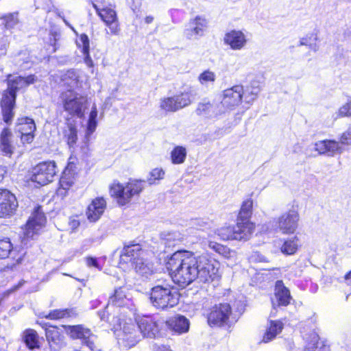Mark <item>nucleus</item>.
I'll return each instance as SVG.
<instances>
[{"label":"nucleus","instance_id":"1","mask_svg":"<svg viewBox=\"0 0 351 351\" xmlns=\"http://www.w3.org/2000/svg\"><path fill=\"white\" fill-rule=\"evenodd\" d=\"M174 282L181 287L194 280L208 283L218 278L219 263L207 255L195 256L189 251L176 252L167 263Z\"/></svg>","mask_w":351,"mask_h":351},{"label":"nucleus","instance_id":"2","mask_svg":"<svg viewBox=\"0 0 351 351\" xmlns=\"http://www.w3.org/2000/svg\"><path fill=\"white\" fill-rule=\"evenodd\" d=\"M37 81L38 77L34 75H29L27 77L8 75L6 79L8 88L3 95L1 103L5 122L9 123L14 117L12 109L15 104L16 93L26 88Z\"/></svg>","mask_w":351,"mask_h":351},{"label":"nucleus","instance_id":"3","mask_svg":"<svg viewBox=\"0 0 351 351\" xmlns=\"http://www.w3.org/2000/svg\"><path fill=\"white\" fill-rule=\"evenodd\" d=\"M143 188L142 181L130 180L125 184L114 182L110 186V192L120 206H124L129 203L133 197L138 196Z\"/></svg>","mask_w":351,"mask_h":351},{"label":"nucleus","instance_id":"4","mask_svg":"<svg viewBox=\"0 0 351 351\" xmlns=\"http://www.w3.org/2000/svg\"><path fill=\"white\" fill-rule=\"evenodd\" d=\"M178 300L177 291L170 287L158 285L152 289L150 301L156 308H172L178 304Z\"/></svg>","mask_w":351,"mask_h":351},{"label":"nucleus","instance_id":"5","mask_svg":"<svg viewBox=\"0 0 351 351\" xmlns=\"http://www.w3.org/2000/svg\"><path fill=\"white\" fill-rule=\"evenodd\" d=\"M63 108L71 115L82 118L88 107V100L86 97L74 92L67 90L62 94Z\"/></svg>","mask_w":351,"mask_h":351},{"label":"nucleus","instance_id":"6","mask_svg":"<svg viewBox=\"0 0 351 351\" xmlns=\"http://www.w3.org/2000/svg\"><path fill=\"white\" fill-rule=\"evenodd\" d=\"M56 173L54 161L44 162L39 163L33 169L31 180L40 185H45L53 181Z\"/></svg>","mask_w":351,"mask_h":351},{"label":"nucleus","instance_id":"7","mask_svg":"<svg viewBox=\"0 0 351 351\" xmlns=\"http://www.w3.org/2000/svg\"><path fill=\"white\" fill-rule=\"evenodd\" d=\"M208 27V21L205 16L197 15L190 19L183 34L188 40H197L204 36Z\"/></svg>","mask_w":351,"mask_h":351},{"label":"nucleus","instance_id":"8","mask_svg":"<svg viewBox=\"0 0 351 351\" xmlns=\"http://www.w3.org/2000/svg\"><path fill=\"white\" fill-rule=\"evenodd\" d=\"M45 223L46 217L41 210L40 207L38 206L34 209L25 225L22 242L26 244L25 241L30 238H34L35 235L38 234L40 230L45 226Z\"/></svg>","mask_w":351,"mask_h":351},{"label":"nucleus","instance_id":"9","mask_svg":"<svg viewBox=\"0 0 351 351\" xmlns=\"http://www.w3.org/2000/svg\"><path fill=\"white\" fill-rule=\"evenodd\" d=\"M299 219L298 210L291 209L278 218L277 228L284 234H293L298 227Z\"/></svg>","mask_w":351,"mask_h":351},{"label":"nucleus","instance_id":"10","mask_svg":"<svg viewBox=\"0 0 351 351\" xmlns=\"http://www.w3.org/2000/svg\"><path fill=\"white\" fill-rule=\"evenodd\" d=\"M97 14L109 28L110 34L118 35L120 32L118 18L115 10L110 7L99 8L97 5L93 3Z\"/></svg>","mask_w":351,"mask_h":351},{"label":"nucleus","instance_id":"11","mask_svg":"<svg viewBox=\"0 0 351 351\" xmlns=\"http://www.w3.org/2000/svg\"><path fill=\"white\" fill-rule=\"evenodd\" d=\"M249 39L242 30L232 29L225 34L223 43L233 51H241L244 49Z\"/></svg>","mask_w":351,"mask_h":351},{"label":"nucleus","instance_id":"12","mask_svg":"<svg viewBox=\"0 0 351 351\" xmlns=\"http://www.w3.org/2000/svg\"><path fill=\"white\" fill-rule=\"evenodd\" d=\"M17 207L15 195L7 189H0V217L11 216Z\"/></svg>","mask_w":351,"mask_h":351},{"label":"nucleus","instance_id":"13","mask_svg":"<svg viewBox=\"0 0 351 351\" xmlns=\"http://www.w3.org/2000/svg\"><path fill=\"white\" fill-rule=\"evenodd\" d=\"M231 314V307L229 304H220L214 307L208 317V324L212 326H220L227 324Z\"/></svg>","mask_w":351,"mask_h":351},{"label":"nucleus","instance_id":"14","mask_svg":"<svg viewBox=\"0 0 351 351\" xmlns=\"http://www.w3.org/2000/svg\"><path fill=\"white\" fill-rule=\"evenodd\" d=\"M63 327L72 339H82L83 343H86L92 351H95L94 342L92 339L93 335L88 328H84L82 325L63 326Z\"/></svg>","mask_w":351,"mask_h":351},{"label":"nucleus","instance_id":"15","mask_svg":"<svg viewBox=\"0 0 351 351\" xmlns=\"http://www.w3.org/2000/svg\"><path fill=\"white\" fill-rule=\"evenodd\" d=\"M314 149L319 155L333 157L341 154L343 149L340 143L335 140L326 139L317 141L314 145Z\"/></svg>","mask_w":351,"mask_h":351},{"label":"nucleus","instance_id":"16","mask_svg":"<svg viewBox=\"0 0 351 351\" xmlns=\"http://www.w3.org/2000/svg\"><path fill=\"white\" fill-rule=\"evenodd\" d=\"M119 341L128 348L134 346L140 340V335L133 324H126L123 330L118 331L117 334Z\"/></svg>","mask_w":351,"mask_h":351},{"label":"nucleus","instance_id":"17","mask_svg":"<svg viewBox=\"0 0 351 351\" xmlns=\"http://www.w3.org/2000/svg\"><path fill=\"white\" fill-rule=\"evenodd\" d=\"M243 94V88L241 85L227 88L223 92L221 103L228 108H233L241 103Z\"/></svg>","mask_w":351,"mask_h":351},{"label":"nucleus","instance_id":"18","mask_svg":"<svg viewBox=\"0 0 351 351\" xmlns=\"http://www.w3.org/2000/svg\"><path fill=\"white\" fill-rule=\"evenodd\" d=\"M137 324L143 337H155L159 331L156 319L150 316H143L136 318Z\"/></svg>","mask_w":351,"mask_h":351},{"label":"nucleus","instance_id":"19","mask_svg":"<svg viewBox=\"0 0 351 351\" xmlns=\"http://www.w3.org/2000/svg\"><path fill=\"white\" fill-rule=\"evenodd\" d=\"M234 240L246 241L249 240L255 230V224L250 221H240L237 219L234 226Z\"/></svg>","mask_w":351,"mask_h":351},{"label":"nucleus","instance_id":"20","mask_svg":"<svg viewBox=\"0 0 351 351\" xmlns=\"http://www.w3.org/2000/svg\"><path fill=\"white\" fill-rule=\"evenodd\" d=\"M143 251L139 244L125 246L120 255V262L134 265L136 261H139L143 258Z\"/></svg>","mask_w":351,"mask_h":351},{"label":"nucleus","instance_id":"21","mask_svg":"<svg viewBox=\"0 0 351 351\" xmlns=\"http://www.w3.org/2000/svg\"><path fill=\"white\" fill-rule=\"evenodd\" d=\"M106 208V202L103 197H97L88 205L86 215L90 222H95L104 214Z\"/></svg>","mask_w":351,"mask_h":351},{"label":"nucleus","instance_id":"22","mask_svg":"<svg viewBox=\"0 0 351 351\" xmlns=\"http://www.w3.org/2000/svg\"><path fill=\"white\" fill-rule=\"evenodd\" d=\"M25 252L23 250H17L14 248L10 239L5 238L0 239V258H5L10 255L11 258L20 263Z\"/></svg>","mask_w":351,"mask_h":351},{"label":"nucleus","instance_id":"23","mask_svg":"<svg viewBox=\"0 0 351 351\" xmlns=\"http://www.w3.org/2000/svg\"><path fill=\"white\" fill-rule=\"evenodd\" d=\"M45 335L50 348L53 350H59L64 345V337L59 329L55 326H49L45 329Z\"/></svg>","mask_w":351,"mask_h":351},{"label":"nucleus","instance_id":"24","mask_svg":"<svg viewBox=\"0 0 351 351\" xmlns=\"http://www.w3.org/2000/svg\"><path fill=\"white\" fill-rule=\"evenodd\" d=\"M166 325L169 329L178 334L186 332L189 329V321L182 315H176L169 318L166 322Z\"/></svg>","mask_w":351,"mask_h":351},{"label":"nucleus","instance_id":"25","mask_svg":"<svg viewBox=\"0 0 351 351\" xmlns=\"http://www.w3.org/2000/svg\"><path fill=\"white\" fill-rule=\"evenodd\" d=\"M12 133L5 128L0 135V149L5 156H11L14 150V146L12 142Z\"/></svg>","mask_w":351,"mask_h":351},{"label":"nucleus","instance_id":"26","mask_svg":"<svg viewBox=\"0 0 351 351\" xmlns=\"http://www.w3.org/2000/svg\"><path fill=\"white\" fill-rule=\"evenodd\" d=\"M275 297L278 306H287L291 300L289 290L282 280H278L275 286Z\"/></svg>","mask_w":351,"mask_h":351},{"label":"nucleus","instance_id":"27","mask_svg":"<svg viewBox=\"0 0 351 351\" xmlns=\"http://www.w3.org/2000/svg\"><path fill=\"white\" fill-rule=\"evenodd\" d=\"M77 45L79 48H82L84 58V62L88 67L93 66V62L89 55V38L87 35L82 34L77 40Z\"/></svg>","mask_w":351,"mask_h":351},{"label":"nucleus","instance_id":"28","mask_svg":"<svg viewBox=\"0 0 351 351\" xmlns=\"http://www.w3.org/2000/svg\"><path fill=\"white\" fill-rule=\"evenodd\" d=\"M198 116L211 118L217 115L216 106L210 102L202 101L198 104L195 110Z\"/></svg>","mask_w":351,"mask_h":351},{"label":"nucleus","instance_id":"29","mask_svg":"<svg viewBox=\"0 0 351 351\" xmlns=\"http://www.w3.org/2000/svg\"><path fill=\"white\" fill-rule=\"evenodd\" d=\"M64 138L70 149L74 148L77 141V130L75 124L69 123L64 130Z\"/></svg>","mask_w":351,"mask_h":351},{"label":"nucleus","instance_id":"30","mask_svg":"<svg viewBox=\"0 0 351 351\" xmlns=\"http://www.w3.org/2000/svg\"><path fill=\"white\" fill-rule=\"evenodd\" d=\"M36 130V125L33 119L28 117L21 118L18 120L17 130L21 134L34 133Z\"/></svg>","mask_w":351,"mask_h":351},{"label":"nucleus","instance_id":"31","mask_svg":"<svg viewBox=\"0 0 351 351\" xmlns=\"http://www.w3.org/2000/svg\"><path fill=\"white\" fill-rule=\"evenodd\" d=\"M299 247V239L294 237L285 240L280 247L281 252L285 255L294 254Z\"/></svg>","mask_w":351,"mask_h":351},{"label":"nucleus","instance_id":"32","mask_svg":"<svg viewBox=\"0 0 351 351\" xmlns=\"http://www.w3.org/2000/svg\"><path fill=\"white\" fill-rule=\"evenodd\" d=\"M283 324L280 321H271L270 326L267 330L263 341L267 343L273 339L278 333L282 331Z\"/></svg>","mask_w":351,"mask_h":351},{"label":"nucleus","instance_id":"33","mask_svg":"<svg viewBox=\"0 0 351 351\" xmlns=\"http://www.w3.org/2000/svg\"><path fill=\"white\" fill-rule=\"evenodd\" d=\"M253 201L247 199L242 203L237 219L241 221H250L252 215Z\"/></svg>","mask_w":351,"mask_h":351},{"label":"nucleus","instance_id":"34","mask_svg":"<svg viewBox=\"0 0 351 351\" xmlns=\"http://www.w3.org/2000/svg\"><path fill=\"white\" fill-rule=\"evenodd\" d=\"M178 110L189 106L193 100V94L191 90L185 91L180 95L173 96Z\"/></svg>","mask_w":351,"mask_h":351},{"label":"nucleus","instance_id":"35","mask_svg":"<svg viewBox=\"0 0 351 351\" xmlns=\"http://www.w3.org/2000/svg\"><path fill=\"white\" fill-rule=\"evenodd\" d=\"M162 239L167 247H173L182 241V237L178 232L163 233Z\"/></svg>","mask_w":351,"mask_h":351},{"label":"nucleus","instance_id":"36","mask_svg":"<svg viewBox=\"0 0 351 351\" xmlns=\"http://www.w3.org/2000/svg\"><path fill=\"white\" fill-rule=\"evenodd\" d=\"M97 117V110L96 106L94 104L92 107L91 111L89 114L87 128L86 132V138L87 140L90 135H91L96 130L97 122L96 121Z\"/></svg>","mask_w":351,"mask_h":351},{"label":"nucleus","instance_id":"37","mask_svg":"<svg viewBox=\"0 0 351 351\" xmlns=\"http://www.w3.org/2000/svg\"><path fill=\"white\" fill-rule=\"evenodd\" d=\"M186 150L184 147L177 146L171 152V160L173 164L179 165L185 161Z\"/></svg>","mask_w":351,"mask_h":351},{"label":"nucleus","instance_id":"38","mask_svg":"<svg viewBox=\"0 0 351 351\" xmlns=\"http://www.w3.org/2000/svg\"><path fill=\"white\" fill-rule=\"evenodd\" d=\"M74 173L68 167L66 168L60 180L61 189H69L74 183Z\"/></svg>","mask_w":351,"mask_h":351},{"label":"nucleus","instance_id":"39","mask_svg":"<svg viewBox=\"0 0 351 351\" xmlns=\"http://www.w3.org/2000/svg\"><path fill=\"white\" fill-rule=\"evenodd\" d=\"M24 341L29 349L38 347L37 332L32 329H28L24 332Z\"/></svg>","mask_w":351,"mask_h":351},{"label":"nucleus","instance_id":"40","mask_svg":"<svg viewBox=\"0 0 351 351\" xmlns=\"http://www.w3.org/2000/svg\"><path fill=\"white\" fill-rule=\"evenodd\" d=\"M127 300L124 291L121 289H117L114 291V293L109 299V303L117 306H121L125 304Z\"/></svg>","mask_w":351,"mask_h":351},{"label":"nucleus","instance_id":"41","mask_svg":"<svg viewBox=\"0 0 351 351\" xmlns=\"http://www.w3.org/2000/svg\"><path fill=\"white\" fill-rule=\"evenodd\" d=\"M160 108L166 112H176L178 110L174 97L161 99L160 101Z\"/></svg>","mask_w":351,"mask_h":351},{"label":"nucleus","instance_id":"42","mask_svg":"<svg viewBox=\"0 0 351 351\" xmlns=\"http://www.w3.org/2000/svg\"><path fill=\"white\" fill-rule=\"evenodd\" d=\"M0 20L5 27L9 29L14 28L19 22L17 12L6 14L1 17Z\"/></svg>","mask_w":351,"mask_h":351},{"label":"nucleus","instance_id":"43","mask_svg":"<svg viewBox=\"0 0 351 351\" xmlns=\"http://www.w3.org/2000/svg\"><path fill=\"white\" fill-rule=\"evenodd\" d=\"M234 226H224L217 229V234L224 241L234 240Z\"/></svg>","mask_w":351,"mask_h":351},{"label":"nucleus","instance_id":"44","mask_svg":"<svg viewBox=\"0 0 351 351\" xmlns=\"http://www.w3.org/2000/svg\"><path fill=\"white\" fill-rule=\"evenodd\" d=\"M134 268L137 273L147 276L152 273V267L149 263H145L143 258L139 260V261H136L134 264Z\"/></svg>","mask_w":351,"mask_h":351},{"label":"nucleus","instance_id":"45","mask_svg":"<svg viewBox=\"0 0 351 351\" xmlns=\"http://www.w3.org/2000/svg\"><path fill=\"white\" fill-rule=\"evenodd\" d=\"M165 171L162 168H155L149 173L147 182L149 184H156L157 181L162 180L165 177Z\"/></svg>","mask_w":351,"mask_h":351},{"label":"nucleus","instance_id":"46","mask_svg":"<svg viewBox=\"0 0 351 351\" xmlns=\"http://www.w3.org/2000/svg\"><path fill=\"white\" fill-rule=\"evenodd\" d=\"M319 337L315 332H312L306 339V345L305 346L306 351H316L318 349Z\"/></svg>","mask_w":351,"mask_h":351},{"label":"nucleus","instance_id":"47","mask_svg":"<svg viewBox=\"0 0 351 351\" xmlns=\"http://www.w3.org/2000/svg\"><path fill=\"white\" fill-rule=\"evenodd\" d=\"M336 114L337 118L351 117V97L338 109Z\"/></svg>","mask_w":351,"mask_h":351},{"label":"nucleus","instance_id":"48","mask_svg":"<svg viewBox=\"0 0 351 351\" xmlns=\"http://www.w3.org/2000/svg\"><path fill=\"white\" fill-rule=\"evenodd\" d=\"M208 247L215 251L216 252L219 253V254H221L226 257L229 256L230 254V251L228 248L226 247L217 243L216 242L210 241L208 243Z\"/></svg>","mask_w":351,"mask_h":351},{"label":"nucleus","instance_id":"49","mask_svg":"<svg viewBox=\"0 0 351 351\" xmlns=\"http://www.w3.org/2000/svg\"><path fill=\"white\" fill-rule=\"evenodd\" d=\"M216 79V75L214 72L206 70L202 73L198 77L199 82L202 84H205L208 82H214Z\"/></svg>","mask_w":351,"mask_h":351},{"label":"nucleus","instance_id":"50","mask_svg":"<svg viewBox=\"0 0 351 351\" xmlns=\"http://www.w3.org/2000/svg\"><path fill=\"white\" fill-rule=\"evenodd\" d=\"M316 41L317 40V36L315 34H311L310 36H306V37L302 38L300 41V45L309 46L311 49L314 51H317L318 46L316 44H312L311 40Z\"/></svg>","mask_w":351,"mask_h":351},{"label":"nucleus","instance_id":"51","mask_svg":"<svg viewBox=\"0 0 351 351\" xmlns=\"http://www.w3.org/2000/svg\"><path fill=\"white\" fill-rule=\"evenodd\" d=\"M69 316L67 310H54L48 315H45L46 318L51 319H58Z\"/></svg>","mask_w":351,"mask_h":351},{"label":"nucleus","instance_id":"52","mask_svg":"<svg viewBox=\"0 0 351 351\" xmlns=\"http://www.w3.org/2000/svg\"><path fill=\"white\" fill-rule=\"evenodd\" d=\"M339 143L341 145H351V125L341 134Z\"/></svg>","mask_w":351,"mask_h":351},{"label":"nucleus","instance_id":"53","mask_svg":"<svg viewBox=\"0 0 351 351\" xmlns=\"http://www.w3.org/2000/svg\"><path fill=\"white\" fill-rule=\"evenodd\" d=\"M86 265L89 267H95L99 270H100L101 268L98 263V261L95 258L93 257H87L86 258Z\"/></svg>","mask_w":351,"mask_h":351},{"label":"nucleus","instance_id":"54","mask_svg":"<svg viewBox=\"0 0 351 351\" xmlns=\"http://www.w3.org/2000/svg\"><path fill=\"white\" fill-rule=\"evenodd\" d=\"M258 93V89L254 88L250 92V93H249L248 95H245L244 96L245 102L250 104V103L252 102L253 101H254V99L256 98Z\"/></svg>","mask_w":351,"mask_h":351},{"label":"nucleus","instance_id":"55","mask_svg":"<svg viewBox=\"0 0 351 351\" xmlns=\"http://www.w3.org/2000/svg\"><path fill=\"white\" fill-rule=\"evenodd\" d=\"M34 137L33 133L27 134H21V138L23 143H30L32 142Z\"/></svg>","mask_w":351,"mask_h":351},{"label":"nucleus","instance_id":"56","mask_svg":"<svg viewBox=\"0 0 351 351\" xmlns=\"http://www.w3.org/2000/svg\"><path fill=\"white\" fill-rule=\"evenodd\" d=\"M316 351H330V347L324 341H320L318 349Z\"/></svg>","mask_w":351,"mask_h":351},{"label":"nucleus","instance_id":"57","mask_svg":"<svg viewBox=\"0 0 351 351\" xmlns=\"http://www.w3.org/2000/svg\"><path fill=\"white\" fill-rule=\"evenodd\" d=\"M80 226V222L77 219H71L69 221V226L72 230L76 229Z\"/></svg>","mask_w":351,"mask_h":351},{"label":"nucleus","instance_id":"58","mask_svg":"<svg viewBox=\"0 0 351 351\" xmlns=\"http://www.w3.org/2000/svg\"><path fill=\"white\" fill-rule=\"evenodd\" d=\"M345 280L348 282V285L351 284V271L346 275Z\"/></svg>","mask_w":351,"mask_h":351},{"label":"nucleus","instance_id":"59","mask_svg":"<svg viewBox=\"0 0 351 351\" xmlns=\"http://www.w3.org/2000/svg\"><path fill=\"white\" fill-rule=\"evenodd\" d=\"M5 173L4 167L0 166V182L3 180Z\"/></svg>","mask_w":351,"mask_h":351},{"label":"nucleus","instance_id":"60","mask_svg":"<svg viewBox=\"0 0 351 351\" xmlns=\"http://www.w3.org/2000/svg\"><path fill=\"white\" fill-rule=\"evenodd\" d=\"M6 45L5 44L0 43V54L5 52Z\"/></svg>","mask_w":351,"mask_h":351},{"label":"nucleus","instance_id":"61","mask_svg":"<svg viewBox=\"0 0 351 351\" xmlns=\"http://www.w3.org/2000/svg\"><path fill=\"white\" fill-rule=\"evenodd\" d=\"M98 314H99V316L100 317L101 320L105 319V317H106V311H99L98 313Z\"/></svg>","mask_w":351,"mask_h":351},{"label":"nucleus","instance_id":"62","mask_svg":"<svg viewBox=\"0 0 351 351\" xmlns=\"http://www.w3.org/2000/svg\"><path fill=\"white\" fill-rule=\"evenodd\" d=\"M154 20V18L151 16H148L145 18V23H151Z\"/></svg>","mask_w":351,"mask_h":351},{"label":"nucleus","instance_id":"63","mask_svg":"<svg viewBox=\"0 0 351 351\" xmlns=\"http://www.w3.org/2000/svg\"><path fill=\"white\" fill-rule=\"evenodd\" d=\"M62 19H63V21H64V23H65L68 27H70L73 31H74V32H75L74 28H73V27H72V26L69 23V22H68V21H67L64 18H62Z\"/></svg>","mask_w":351,"mask_h":351},{"label":"nucleus","instance_id":"64","mask_svg":"<svg viewBox=\"0 0 351 351\" xmlns=\"http://www.w3.org/2000/svg\"><path fill=\"white\" fill-rule=\"evenodd\" d=\"M132 1H134V3H136L137 5H138L141 0H132Z\"/></svg>","mask_w":351,"mask_h":351}]
</instances>
